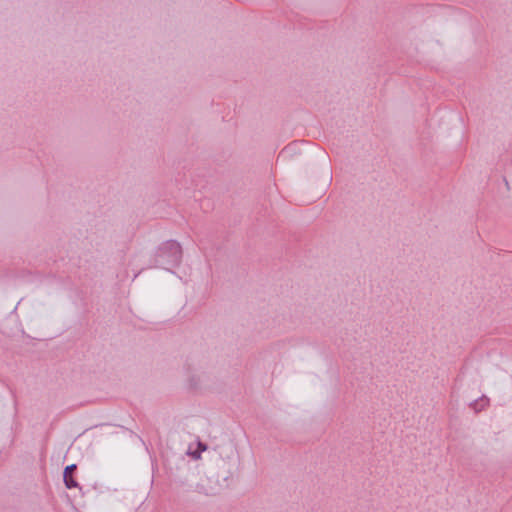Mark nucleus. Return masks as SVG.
<instances>
[{"mask_svg": "<svg viewBox=\"0 0 512 512\" xmlns=\"http://www.w3.org/2000/svg\"><path fill=\"white\" fill-rule=\"evenodd\" d=\"M160 256L166 257L167 261L172 265H178L182 258V248L176 241H167L160 248Z\"/></svg>", "mask_w": 512, "mask_h": 512, "instance_id": "obj_1", "label": "nucleus"}, {"mask_svg": "<svg viewBox=\"0 0 512 512\" xmlns=\"http://www.w3.org/2000/svg\"><path fill=\"white\" fill-rule=\"evenodd\" d=\"M76 468V465L72 464L65 468L63 478L64 483L68 489L75 488L78 486V483L73 478V471Z\"/></svg>", "mask_w": 512, "mask_h": 512, "instance_id": "obj_2", "label": "nucleus"}, {"mask_svg": "<svg viewBox=\"0 0 512 512\" xmlns=\"http://www.w3.org/2000/svg\"><path fill=\"white\" fill-rule=\"evenodd\" d=\"M489 402V398L482 396L479 399L473 401L470 406L476 413H478L486 409L489 405Z\"/></svg>", "mask_w": 512, "mask_h": 512, "instance_id": "obj_3", "label": "nucleus"}, {"mask_svg": "<svg viewBox=\"0 0 512 512\" xmlns=\"http://www.w3.org/2000/svg\"><path fill=\"white\" fill-rule=\"evenodd\" d=\"M199 447H200V449H202V450H205V449H206V447H205V446H202L201 444H199Z\"/></svg>", "mask_w": 512, "mask_h": 512, "instance_id": "obj_4", "label": "nucleus"}]
</instances>
